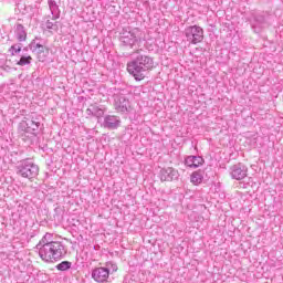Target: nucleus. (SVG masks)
<instances>
[{
    "label": "nucleus",
    "mask_w": 283,
    "mask_h": 283,
    "mask_svg": "<svg viewBox=\"0 0 283 283\" xmlns=\"http://www.w3.org/2000/svg\"><path fill=\"white\" fill-rule=\"evenodd\" d=\"M154 67H156L154 56L149 55L143 49L135 50L132 60L128 61L126 65L128 74H130L135 81H144Z\"/></svg>",
    "instance_id": "nucleus-1"
},
{
    "label": "nucleus",
    "mask_w": 283,
    "mask_h": 283,
    "mask_svg": "<svg viewBox=\"0 0 283 283\" xmlns=\"http://www.w3.org/2000/svg\"><path fill=\"white\" fill-rule=\"evenodd\" d=\"M38 251L41 260L48 262L49 264L52 262H59V260H63V258L67 255V250L61 241L46 243L45 247L38 249Z\"/></svg>",
    "instance_id": "nucleus-2"
},
{
    "label": "nucleus",
    "mask_w": 283,
    "mask_h": 283,
    "mask_svg": "<svg viewBox=\"0 0 283 283\" xmlns=\"http://www.w3.org/2000/svg\"><path fill=\"white\" fill-rule=\"evenodd\" d=\"M15 174L21 176V178L32 180L39 176V165L34 164L30 158L22 159L15 166Z\"/></svg>",
    "instance_id": "nucleus-3"
},
{
    "label": "nucleus",
    "mask_w": 283,
    "mask_h": 283,
    "mask_svg": "<svg viewBox=\"0 0 283 283\" xmlns=\"http://www.w3.org/2000/svg\"><path fill=\"white\" fill-rule=\"evenodd\" d=\"M40 118L41 117L34 116H31V118L24 117L18 126L19 132H23V134H31L32 136H39V134H41V127H43Z\"/></svg>",
    "instance_id": "nucleus-4"
},
{
    "label": "nucleus",
    "mask_w": 283,
    "mask_h": 283,
    "mask_svg": "<svg viewBox=\"0 0 283 283\" xmlns=\"http://www.w3.org/2000/svg\"><path fill=\"white\" fill-rule=\"evenodd\" d=\"M138 32H140L138 28L132 29L129 31L127 29H123V31L119 33L120 48H130V50H133L134 45L140 41L138 38Z\"/></svg>",
    "instance_id": "nucleus-5"
},
{
    "label": "nucleus",
    "mask_w": 283,
    "mask_h": 283,
    "mask_svg": "<svg viewBox=\"0 0 283 283\" xmlns=\"http://www.w3.org/2000/svg\"><path fill=\"white\" fill-rule=\"evenodd\" d=\"M185 36L192 45H198V43L205 41V29L196 24L187 27L185 29Z\"/></svg>",
    "instance_id": "nucleus-6"
},
{
    "label": "nucleus",
    "mask_w": 283,
    "mask_h": 283,
    "mask_svg": "<svg viewBox=\"0 0 283 283\" xmlns=\"http://www.w3.org/2000/svg\"><path fill=\"white\" fill-rule=\"evenodd\" d=\"M248 174H249V168L242 163L233 165L230 168V176L233 180H244Z\"/></svg>",
    "instance_id": "nucleus-7"
},
{
    "label": "nucleus",
    "mask_w": 283,
    "mask_h": 283,
    "mask_svg": "<svg viewBox=\"0 0 283 283\" xmlns=\"http://www.w3.org/2000/svg\"><path fill=\"white\" fill-rule=\"evenodd\" d=\"M161 182H174L180 178V172L174 167L161 168L159 171Z\"/></svg>",
    "instance_id": "nucleus-8"
},
{
    "label": "nucleus",
    "mask_w": 283,
    "mask_h": 283,
    "mask_svg": "<svg viewBox=\"0 0 283 283\" xmlns=\"http://www.w3.org/2000/svg\"><path fill=\"white\" fill-rule=\"evenodd\" d=\"M91 277L97 283L109 282L108 270L105 266L94 268L91 273Z\"/></svg>",
    "instance_id": "nucleus-9"
},
{
    "label": "nucleus",
    "mask_w": 283,
    "mask_h": 283,
    "mask_svg": "<svg viewBox=\"0 0 283 283\" xmlns=\"http://www.w3.org/2000/svg\"><path fill=\"white\" fill-rule=\"evenodd\" d=\"M250 23L253 32H255V34H260V32H262V28L266 23V17L260 13L253 14Z\"/></svg>",
    "instance_id": "nucleus-10"
},
{
    "label": "nucleus",
    "mask_w": 283,
    "mask_h": 283,
    "mask_svg": "<svg viewBox=\"0 0 283 283\" xmlns=\"http://www.w3.org/2000/svg\"><path fill=\"white\" fill-rule=\"evenodd\" d=\"M118 127H120V117L116 116V115H106L104 117V122H103V128L104 129H118Z\"/></svg>",
    "instance_id": "nucleus-11"
},
{
    "label": "nucleus",
    "mask_w": 283,
    "mask_h": 283,
    "mask_svg": "<svg viewBox=\"0 0 283 283\" xmlns=\"http://www.w3.org/2000/svg\"><path fill=\"white\" fill-rule=\"evenodd\" d=\"M129 107V99H127V97L118 96L117 99H115V109L120 112V114H128Z\"/></svg>",
    "instance_id": "nucleus-12"
},
{
    "label": "nucleus",
    "mask_w": 283,
    "mask_h": 283,
    "mask_svg": "<svg viewBox=\"0 0 283 283\" xmlns=\"http://www.w3.org/2000/svg\"><path fill=\"white\" fill-rule=\"evenodd\" d=\"M185 165L192 169H198V167L205 165V158L191 155L185 158Z\"/></svg>",
    "instance_id": "nucleus-13"
},
{
    "label": "nucleus",
    "mask_w": 283,
    "mask_h": 283,
    "mask_svg": "<svg viewBox=\"0 0 283 283\" xmlns=\"http://www.w3.org/2000/svg\"><path fill=\"white\" fill-rule=\"evenodd\" d=\"M15 39L20 42L23 43V41H28V32L25 31V27L23 24L18 23L15 24Z\"/></svg>",
    "instance_id": "nucleus-14"
},
{
    "label": "nucleus",
    "mask_w": 283,
    "mask_h": 283,
    "mask_svg": "<svg viewBox=\"0 0 283 283\" xmlns=\"http://www.w3.org/2000/svg\"><path fill=\"white\" fill-rule=\"evenodd\" d=\"M202 180H205L203 170L193 171L190 176V181L192 182V185H200L202 184Z\"/></svg>",
    "instance_id": "nucleus-15"
},
{
    "label": "nucleus",
    "mask_w": 283,
    "mask_h": 283,
    "mask_svg": "<svg viewBox=\"0 0 283 283\" xmlns=\"http://www.w3.org/2000/svg\"><path fill=\"white\" fill-rule=\"evenodd\" d=\"M33 54H36L38 60L43 63V61H45V59H48V54H50V49H48V46L43 45L38 49Z\"/></svg>",
    "instance_id": "nucleus-16"
},
{
    "label": "nucleus",
    "mask_w": 283,
    "mask_h": 283,
    "mask_svg": "<svg viewBox=\"0 0 283 283\" xmlns=\"http://www.w3.org/2000/svg\"><path fill=\"white\" fill-rule=\"evenodd\" d=\"M54 242L56 241L52 240V233H45V235L35 245V249H43V247H48V244H53Z\"/></svg>",
    "instance_id": "nucleus-17"
},
{
    "label": "nucleus",
    "mask_w": 283,
    "mask_h": 283,
    "mask_svg": "<svg viewBox=\"0 0 283 283\" xmlns=\"http://www.w3.org/2000/svg\"><path fill=\"white\" fill-rule=\"evenodd\" d=\"M32 64V55H29L28 53L20 54V60L17 62V65L20 67H24V65H31Z\"/></svg>",
    "instance_id": "nucleus-18"
},
{
    "label": "nucleus",
    "mask_w": 283,
    "mask_h": 283,
    "mask_svg": "<svg viewBox=\"0 0 283 283\" xmlns=\"http://www.w3.org/2000/svg\"><path fill=\"white\" fill-rule=\"evenodd\" d=\"M38 41H41V38L35 36V39H33L31 43L28 44V48H30L31 52L33 53L36 52L38 49L43 46V44H41V42H38Z\"/></svg>",
    "instance_id": "nucleus-19"
},
{
    "label": "nucleus",
    "mask_w": 283,
    "mask_h": 283,
    "mask_svg": "<svg viewBox=\"0 0 283 283\" xmlns=\"http://www.w3.org/2000/svg\"><path fill=\"white\" fill-rule=\"evenodd\" d=\"M21 50H23V44L15 43L10 46L9 52H10L11 56H17V54H21Z\"/></svg>",
    "instance_id": "nucleus-20"
},
{
    "label": "nucleus",
    "mask_w": 283,
    "mask_h": 283,
    "mask_svg": "<svg viewBox=\"0 0 283 283\" xmlns=\"http://www.w3.org/2000/svg\"><path fill=\"white\" fill-rule=\"evenodd\" d=\"M55 269L57 271H62L64 273L65 271H70V269H72V262H70V261H62L57 265H55Z\"/></svg>",
    "instance_id": "nucleus-21"
},
{
    "label": "nucleus",
    "mask_w": 283,
    "mask_h": 283,
    "mask_svg": "<svg viewBox=\"0 0 283 283\" xmlns=\"http://www.w3.org/2000/svg\"><path fill=\"white\" fill-rule=\"evenodd\" d=\"M104 269H107L109 275L111 273H116V271H118V265L114 261H108L105 263Z\"/></svg>",
    "instance_id": "nucleus-22"
},
{
    "label": "nucleus",
    "mask_w": 283,
    "mask_h": 283,
    "mask_svg": "<svg viewBox=\"0 0 283 283\" xmlns=\"http://www.w3.org/2000/svg\"><path fill=\"white\" fill-rule=\"evenodd\" d=\"M48 3L52 14H56V12H59V4H56V1L49 0Z\"/></svg>",
    "instance_id": "nucleus-23"
},
{
    "label": "nucleus",
    "mask_w": 283,
    "mask_h": 283,
    "mask_svg": "<svg viewBox=\"0 0 283 283\" xmlns=\"http://www.w3.org/2000/svg\"><path fill=\"white\" fill-rule=\"evenodd\" d=\"M105 115V111H103V108L98 107V106H94V116L96 118H102V116Z\"/></svg>",
    "instance_id": "nucleus-24"
},
{
    "label": "nucleus",
    "mask_w": 283,
    "mask_h": 283,
    "mask_svg": "<svg viewBox=\"0 0 283 283\" xmlns=\"http://www.w3.org/2000/svg\"><path fill=\"white\" fill-rule=\"evenodd\" d=\"M45 25H46V30H59V25H56V23H53L50 20L45 22Z\"/></svg>",
    "instance_id": "nucleus-25"
},
{
    "label": "nucleus",
    "mask_w": 283,
    "mask_h": 283,
    "mask_svg": "<svg viewBox=\"0 0 283 283\" xmlns=\"http://www.w3.org/2000/svg\"><path fill=\"white\" fill-rule=\"evenodd\" d=\"M86 114H87L88 116H94V106H93V109H92V108H87V109H86Z\"/></svg>",
    "instance_id": "nucleus-26"
},
{
    "label": "nucleus",
    "mask_w": 283,
    "mask_h": 283,
    "mask_svg": "<svg viewBox=\"0 0 283 283\" xmlns=\"http://www.w3.org/2000/svg\"><path fill=\"white\" fill-rule=\"evenodd\" d=\"M29 50H30V48H28V45L24 46V48L22 49V54H25V52H29Z\"/></svg>",
    "instance_id": "nucleus-27"
},
{
    "label": "nucleus",
    "mask_w": 283,
    "mask_h": 283,
    "mask_svg": "<svg viewBox=\"0 0 283 283\" xmlns=\"http://www.w3.org/2000/svg\"><path fill=\"white\" fill-rule=\"evenodd\" d=\"M2 70H4V72H8V70H10V66H1Z\"/></svg>",
    "instance_id": "nucleus-28"
},
{
    "label": "nucleus",
    "mask_w": 283,
    "mask_h": 283,
    "mask_svg": "<svg viewBox=\"0 0 283 283\" xmlns=\"http://www.w3.org/2000/svg\"><path fill=\"white\" fill-rule=\"evenodd\" d=\"M54 19H59V15H55Z\"/></svg>",
    "instance_id": "nucleus-29"
}]
</instances>
